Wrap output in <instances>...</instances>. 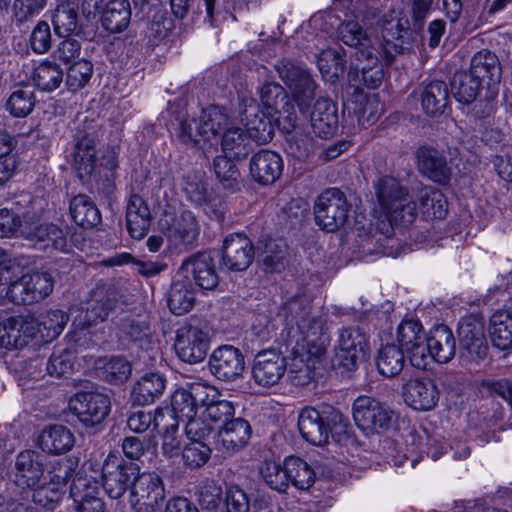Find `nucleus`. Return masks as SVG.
<instances>
[{
	"label": "nucleus",
	"mask_w": 512,
	"mask_h": 512,
	"mask_svg": "<svg viewBox=\"0 0 512 512\" xmlns=\"http://www.w3.org/2000/svg\"><path fill=\"white\" fill-rule=\"evenodd\" d=\"M252 241L244 234H231L224 240L221 263L229 271H244L254 260Z\"/></svg>",
	"instance_id": "nucleus-19"
},
{
	"label": "nucleus",
	"mask_w": 512,
	"mask_h": 512,
	"mask_svg": "<svg viewBox=\"0 0 512 512\" xmlns=\"http://www.w3.org/2000/svg\"><path fill=\"white\" fill-rule=\"evenodd\" d=\"M393 410L370 396H359L353 403V417L357 426L367 434L380 433L391 427Z\"/></svg>",
	"instance_id": "nucleus-12"
},
{
	"label": "nucleus",
	"mask_w": 512,
	"mask_h": 512,
	"mask_svg": "<svg viewBox=\"0 0 512 512\" xmlns=\"http://www.w3.org/2000/svg\"><path fill=\"white\" fill-rule=\"evenodd\" d=\"M351 204L343 191L329 188L323 191L314 204L316 224L327 232H335L348 220Z\"/></svg>",
	"instance_id": "nucleus-7"
},
{
	"label": "nucleus",
	"mask_w": 512,
	"mask_h": 512,
	"mask_svg": "<svg viewBox=\"0 0 512 512\" xmlns=\"http://www.w3.org/2000/svg\"><path fill=\"white\" fill-rule=\"evenodd\" d=\"M379 373L386 377H395L405 366V354L402 347L387 344L380 348L376 357Z\"/></svg>",
	"instance_id": "nucleus-52"
},
{
	"label": "nucleus",
	"mask_w": 512,
	"mask_h": 512,
	"mask_svg": "<svg viewBox=\"0 0 512 512\" xmlns=\"http://www.w3.org/2000/svg\"><path fill=\"white\" fill-rule=\"evenodd\" d=\"M419 170L432 181L447 184L451 179V168L441 152L433 147L423 146L416 152Z\"/></svg>",
	"instance_id": "nucleus-31"
},
{
	"label": "nucleus",
	"mask_w": 512,
	"mask_h": 512,
	"mask_svg": "<svg viewBox=\"0 0 512 512\" xmlns=\"http://www.w3.org/2000/svg\"><path fill=\"white\" fill-rule=\"evenodd\" d=\"M208 366L210 372L217 379L232 382L242 376L245 359L238 348L232 345H223L212 352Z\"/></svg>",
	"instance_id": "nucleus-17"
},
{
	"label": "nucleus",
	"mask_w": 512,
	"mask_h": 512,
	"mask_svg": "<svg viewBox=\"0 0 512 512\" xmlns=\"http://www.w3.org/2000/svg\"><path fill=\"white\" fill-rule=\"evenodd\" d=\"M226 155L216 156L213 160L214 173L225 189H238L241 182V174L238 167Z\"/></svg>",
	"instance_id": "nucleus-59"
},
{
	"label": "nucleus",
	"mask_w": 512,
	"mask_h": 512,
	"mask_svg": "<svg viewBox=\"0 0 512 512\" xmlns=\"http://www.w3.org/2000/svg\"><path fill=\"white\" fill-rule=\"evenodd\" d=\"M69 409L86 428H96L103 423L111 410L108 395L98 390H79L69 400Z\"/></svg>",
	"instance_id": "nucleus-8"
},
{
	"label": "nucleus",
	"mask_w": 512,
	"mask_h": 512,
	"mask_svg": "<svg viewBox=\"0 0 512 512\" xmlns=\"http://www.w3.org/2000/svg\"><path fill=\"white\" fill-rule=\"evenodd\" d=\"M166 236L176 247H191L197 241L200 226L191 211H183L167 223Z\"/></svg>",
	"instance_id": "nucleus-30"
},
{
	"label": "nucleus",
	"mask_w": 512,
	"mask_h": 512,
	"mask_svg": "<svg viewBox=\"0 0 512 512\" xmlns=\"http://www.w3.org/2000/svg\"><path fill=\"white\" fill-rule=\"evenodd\" d=\"M259 93L266 113L275 117L284 132H292L296 127L297 115L285 89L279 83L267 82L260 88Z\"/></svg>",
	"instance_id": "nucleus-10"
},
{
	"label": "nucleus",
	"mask_w": 512,
	"mask_h": 512,
	"mask_svg": "<svg viewBox=\"0 0 512 512\" xmlns=\"http://www.w3.org/2000/svg\"><path fill=\"white\" fill-rule=\"evenodd\" d=\"M422 213L431 218L443 219L447 213V201L441 191L434 187H424L418 193Z\"/></svg>",
	"instance_id": "nucleus-55"
},
{
	"label": "nucleus",
	"mask_w": 512,
	"mask_h": 512,
	"mask_svg": "<svg viewBox=\"0 0 512 512\" xmlns=\"http://www.w3.org/2000/svg\"><path fill=\"white\" fill-rule=\"evenodd\" d=\"M52 24L59 37L77 34L80 30L78 23L77 5L70 1L59 3L52 15Z\"/></svg>",
	"instance_id": "nucleus-50"
},
{
	"label": "nucleus",
	"mask_w": 512,
	"mask_h": 512,
	"mask_svg": "<svg viewBox=\"0 0 512 512\" xmlns=\"http://www.w3.org/2000/svg\"><path fill=\"white\" fill-rule=\"evenodd\" d=\"M322 410L305 407L298 416V429L303 439L313 445H324L328 442Z\"/></svg>",
	"instance_id": "nucleus-36"
},
{
	"label": "nucleus",
	"mask_w": 512,
	"mask_h": 512,
	"mask_svg": "<svg viewBox=\"0 0 512 512\" xmlns=\"http://www.w3.org/2000/svg\"><path fill=\"white\" fill-rule=\"evenodd\" d=\"M131 19V7L128 0H111L102 11L101 23L111 33L124 31Z\"/></svg>",
	"instance_id": "nucleus-46"
},
{
	"label": "nucleus",
	"mask_w": 512,
	"mask_h": 512,
	"mask_svg": "<svg viewBox=\"0 0 512 512\" xmlns=\"http://www.w3.org/2000/svg\"><path fill=\"white\" fill-rule=\"evenodd\" d=\"M337 36L345 45L355 49L352 57H359L360 52L376 49L367 30L355 19L343 21L337 28Z\"/></svg>",
	"instance_id": "nucleus-42"
},
{
	"label": "nucleus",
	"mask_w": 512,
	"mask_h": 512,
	"mask_svg": "<svg viewBox=\"0 0 512 512\" xmlns=\"http://www.w3.org/2000/svg\"><path fill=\"white\" fill-rule=\"evenodd\" d=\"M383 112V104L376 95H359L355 104L354 113L359 125L368 127L375 124Z\"/></svg>",
	"instance_id": "nucleus-60"
},
{
	"label": "nucleus",
	"mask_w": 512,
	"mask_h": 512,
	"mask_svg": "<svg viewBox=\"0 0 512 512\" xmlns=\"http://www.w3.org/2000/svg\"><path fill=\"white\" fill-rule=\"evenodd\" d=\"M381 28L385 61L391 65L396 55L405 54L411 49L410 42L404 37L410 30V22L402 11L392 9L383 15Z\"/></svg>",
	"instance_id": "nucleus-11"
},
{
	"label": "nucleus",
	"mask_w": 512,
	"mask_h": 512,
	"mask_svg": "<svg viewBox=\"0 0 512 512\" xmlns=\"http://www.w3.org/2000/svg\"><path fill=\"white\" fill-rule=\"evenodd\" d=\"M202 406L201 416L215 424L225 425L232 419L235 413L234 404L231 401L221 398L220 392L207 383Z\"/></svg>",
	"instance_id": "nucleus-35"
},
{
	"label": "nucleus",
	"mask_w": 512,
	"mask_h": 512,
	"mask_svg": "<svg viewBox=\"0 0 512 512\" xmlns=\"http://www.w3.org/2000/svg\"><path fill=\"white\" fill-rule=\"evenodd\" d=\"M252 178L261 185L273 184L282 174V157L268 149H261L250 160Z\"/></svg>",
	"instance_id": "nucleus-28"
},
{
	"label": "nucleus",
	"mask_w": 512,
	"mask_h": 512,
	"mask_svg": "<svg viewBox=\"0 0 512 512\" xmlns=\"http://www.w3.org/2000/svg\"><path fill=\"white\" fill-rule=\"evenodd\" d=\"M178 357L186 363L202 362L209 349V334L206 327L190 321L177 330L174 343Z\"/></svg>",
	"instance_id": "nucleus-13"
},
{
	"label": "nucleus",
	"mask_w": 512,
	"mask_h": 512,
	"mask_svg": "<svg viewBox=\"0 0 512 512\" xmlns=\"http://www.w3.org/2000/svg\"><path fill=\"white\" fill-rule=\"evenodd\" d=\"M218 254L207 250L197 252L182 263L181 269L190 273L198 287L204 290H213L219 283L215 259Z\"/></svg>",
	"instance_id": "nucleus-20"
},
{
	"label": "nucleus",
	"mask_w": 512,
	"mask_h": 512,
	"mask_svg": "<svg viewBox=\"0 0 512 512\" xmlns=\"http://www.w3.org/2000/svg\"><path fill=\"white\" fill-rule=\"evenodd\" d=\"M38 441L43 452L58 455L73 448L75 437L66 426L51 425L41 431Z\"/></svg>",
	"instance_id": "nucleus-39"
},
{
	"label": "nucleus",
	"mask_w": 512,
	"mask_h": 512,
	"mask_svg": "<svg viewBox=\"0 0 512 512\" xmlns=\"http://www.w3.org/2000/svg\"><path fill=\"white\" fill-rule=\"evenodd\" d=\"M45 456L35 450H23L16 456L14 482L23 489L34 487L45 476Z\"/></svg>",
	"instance_id": "nucleus-22"
},
{
	"label": "nucleus",
	"mask_w": 512,
	"mask_h": 512,
	"mask_svg": "<svg viewBox=\"0 0 512 512\" xmlns=\"http://www.w3.org/2000/svg\"><path fill=\"white\" fill-rule=\"evenodd\" d=\"M459 358L464 365H478L488 357L489 345L482 318L462 317L458 324Z\"/></svg>",
	"instance_id": "nucleus-5"
},
{
	"label": "nucleus",
	"mask_w": 512,
	"mask_h": 512,
	"mask_svg": "<svg viewBox=\"0 0 512 512\" xmlns=\"http://www.w3.org/2000/svg\"><path fill=\"white\" fill-rule=\"evenodd\" d=\"M36 333L37 323L33 318L9 317L0 323V346L9 350L22 348Z\"/></svg>",
	"instance_id": "nucleus-21"
},
{
	"label": "nucleus",
	"mask_w": 512,
	"mask_h": 512,
	"mask_svg": "<svg viewBox=\"0 0 512 512\" xmlns=\"http://www.w3.org/2000/svg\"><path fill=\"white\" fill-rule=\"evenodd\" d=\"M313 132L320 138H329L338 128L337 108L327 98L319 97L312 110H308Z\"/></svg>",
	"instance_id": "nucleus-33"
},
{
	"label": "nucleus",
	"mask_w": 512,
	"mask_h": 512,
	"mask_svg": "<svg viewBox=\"0 0 512 512\" xmlns=\"http://www.w3.org/2000/svg\"><path fill=\"white\" fill-rule=\"evenodd\" d=\"M117 336L120 340L133 342L144 350H148L152 343L150 324L139 317L126 316L120 319Z\"/></svg>",
	"instance_id": "nucleus-41"
},
{
	"label": "nucleus",
	"mask_w": 512,
	"mask_h": 512,
	"mask_svg": "<svg viewBox=\"0 0 512 512\" xmlns=\"http://www.w3.org/2000/svg\"><path fill=\"white\" fill-rule=\"evenodd\" d=\"M69 210L74 222L83 228H92L101 221L100 211L87 195L74 196L70 201Z\"/></svg>",
	"instance_id": "nucleus-51"
},
{
	"label": "nucleus",
	"mask_w": 512,
	"mask_h": 512,
	"mask_svg": "<svg viewBox=\"0 0 512 512\" xmlns=\"http://www.w3.org/2000/svg\"><path fill=\"white\" fill-rule=\"evenodd\" d=\"M242 115V122L245 124L246 133L251 141L265 144L273 139L274 128L270 116L266 111H260L254 100L245 106Z\"/></svg>",
	"instance_id": "nucleus-32"
},
{
	"label": "nucleus",
	"mask_w": 512,
	"mask_h": 512,
	"mask_svg": "<svg viewBox=\"0 0 512 512\" xmlns=\"http://www.w3.org/2000/svg\"><path fill=\"white\" fill-rule=\"evenodd\" d=\"M35 245L40 249L65 251L67 248L66 232L53 224H43L35 228L33 233Z\"/></svg>",
	"instance_id": "nucleus-58"
},
{
	"label": "nucleus",
	"mask_w": 512,
	"mask_h": 512,
	"mask_svg": "<svg viewBox=\"0 0 512 512\" xmlns=\"http://www.w3.org/2000/svg\"><path fill=\"white\" fill-rule=\"evenodd\" d=\"M302 298L289 300L285 309L296 319L299 336L292 345L290 372L301 373L310 379L316 363L325 354L329 336L326 333V321L321 315H311Z\"/></svg>",
	"instance_id": "nucleus-1"
},
{
	"label": "nucleus",
	"mask_w": 512,
	"mask_h": 512,
	"mask_svg": "<svg viewBox=\"0 0 512 512\" xmlns=\"http://www.w3.org/2000/svg\"><path fill=\"white\" fill-rule=\"evenodd\" d=\"M93 74V64L86 60L80 59L75 61L67 71L66 84L69 90L76 92L90 81Z\"/></svg>",
	"instance_id": "nucleus-64"
},
{
	"label": "nucleus",
	"mask_w": 512,
	"mask_h": 512,
	"mask_svg": "<svg viewBox=\"0 0 512 512\" xmlns=\"http://www.w3.org/2000/svg\"><path fill=\"white\" fill-rule=\"evenodd\" d=\"M195 300V291L187 278L173 281L167 293V304L173 314L188 313L193 308Z\"/></svg>",
	"instance_id": "nucleus-45"
},
{
	"label": "nucleus",
	"mask_w": 512,
	"mask_h": 512,
	"mask_svg": "<svg viewBox=\"0 0 512 512\" xmlns=\"http://www.w3.org/2000/svg\"><path fill=\"white\" fill-rule=\"evenodd\" d=\"M251 436V426L243 418H232L223 425L217 435V443L226 451L243 448Z\"/></svg>",
	"instance_id": "nucleus-40"
},
{
	"label": "nucleus",
	"mask_w": 512,
	"mask_h": 512,
	"mask_svg": "<svg viewBox=\"0 0 512 512\" xmlns=\"http://www.w3.org/2000/svg\"><path fill=\"white\" fill-rule=\"evenodd\" d=\"M74 163L81 179L92 175L97 167L96 144L98 130L94 121H85L75 129L74 133Z\"/></svg>",
	"instance_id": "nucleus-15"
},
{
	"label": "nucleus",
	"mask_w": 512,
	"mask_h": 512,
	"mask_svg": "<svg viewBox=\"0 0 512 512\" xmlns=\"http://www.w3.org/2000/svg\"><path fill=\"white\" fill-rule=\"evenodd\" d=\"M349 77L370 89L381 85L384 70L379 61L377 48L370 52H360L359 57H351Z\"/></svg>",
	"instance_id": "nucleus-24"
},
{
	"label": "nucleus",
	"mask_w": 512,
	"mask_h": 512,
	"mask_svg": "<svg viewBox=\"0 0 512 512\" xmlns=\"http://www.w3.org/2000/svg\"><path fill=\"white\" fill-rule=\"evenodd\" d=\"M274 68L290 91L300 112H308L311 103L315 100L317 89V84L310 72L298 62L288 58L278 60Z\"/></svg>",
	"instance_id": "nucleus-4"
},
{
	"label": "nucleus",
	"mask_w": 512,
	"mask_h": 512,
	"mask_svg": "<svg viewBox=\"0 0 512 512\" xmlns=\"http://www.w3.org/2000/svg\"><path fill=\"white\" fill-rule=\"evenodd\" d=\"M317 66L323 75L331 80L342 77L346 70V60L342 49L327 48L317 55Z\"/></svg>",
	"instance_id": "nucleus-57"
},
{
	"label": "nucleus",
	"mask_w": 512,
	"mask_h": 512,
	"mask_svg": "<svg viewBox=\"0 0 512 512\" xmlns=\"http://www.w3.org/2000/svg\"><path fill=\"white\" fill-rule=\"evenodd\" d=\"M290 363L277 349L271 348L258 352L253 361L252 376L261 386H272L283 377Z\"/></svg>",
	"instance_id": "nucleus-18"
},
{
	"label": "nucleus",
	"mask_w": 512,
	"mask_h": 512,
	"mask_svg": "<svg viewBox=\"0 0 512 512\" xmlns=\"http://www.w3.org/2000/svg\"><path fill=\"white\" fill-rule=\"evenodd\" d=\"M206 386V382H192L185 388L177 389L172 395L170 411L183 422L187 417L196 416L201 411L203 399L206 397Z\"/></svg>",
	"instance_id": "nucleus-27"
},
{
	"label": "nucleus",
	"mask_w": 512,
	"mask_h": 512,
	"mask_svg": "<svg viewBox=\"0 0 512 512\" xmlns=\"http://www.w3.org/2000/svg\"><path fill=\"white\" fill-rule=\"evenodd\" d=\"M165 485L155 472L138 471L130 486L128 502L134 512H159L165 502Z\"/></svg>",
	"instance_id": "nucleus-6"
},
{
	"label": "nucleus",
	"mask_w": 512,
	"mask_h": 512,
	"mask_svg": "<svg viewBox=\"0 0 512 512\" xmlns=\"http://www.w3.org/2000/svg\"><path fill=\"white\" fill-rule=\"evenodd\" d=\"M288 485L299 490H308L315 482V472L302 458L289 456L285 458Z\"/></svg>",
	"instance_id": "nucleus-53"
},
{
	"label": "nucleus",
	"mask_w": 512,
	"mask_h": 512,
	"mask_svg": "<svg viewBox=\"0 0 512 512\" xmlns=\"http://www.w3.org/2000/svg\"><path fill=\"white\" fill-rule=\"evenodd\" d=\"M76 465L71 458L56 461L37 485L28 488L32 491V501L39 507L53 510L63 498Z\"/></svg>",
	"instance_id": "nucleus-3"
},
{
	"label": "nucleus",
	"mask_w": 512,
	"mask_h": 512,
	"mask_svg": "<svg viewBox=\"0 0 512 512\" xmlns=\"http://www.w3.org/2000/svg\"><path fill=\"white\" fill-rule=\"evenodd\" d=\"M482 82L469 72L456 73L451 81V91L461 103H472L479 92Z\"/></svg>",
	"instance_id": "nucleus-56"
},
{
	"label": "nucleus",
	"mask_w": 512,
	"mask_h": 512,
	"mask_svg": "<svg viewBox=\"0 0 512 512\" xmlns=\"http://www.w3.org/2000/svg\"><path fill=\"white\" fill-rule=\"evenodd\" d=\"M427 336L434 361L448 363L453 359L456 353V340L448 326L439 325Z\"/></svg>",
	"instance_id": "nucleus-44"
},
{
	"label": "nucleus",
	"mask_w": 512,
	"mask_h": 512,
	"mask_svg": "<svg viewBox=\"0 0 512 512\" xmlns=\"http://www.w3.org/2000/svg\"><path fill=\"white\" fill-rule=\"evenodd\" d=\"M490 337L499 350L512 349V307L498 310L490 317Z\"/></svg>",
	"instance_id": "nucleus-47"
},
{
	"label": "nucleus",
	"mask_w": 512,
	"mask_h": 512,
	"mask_svg": "<svg viewBox=\"0 0 512 512\" xmlns=\"http://www.w3.org/2000/svg\"><path fill=\"white\" fill-rule=\"evenodd\" d=\"M470 72L481 82L487 81L488 85L499 82L501 78L499 60L488 50H481L472 57Z\"/></svg>",
	"instance_id": "nucleus-48"
},
{
	"label": "nucleus",
	"mask_w": 512,
	"mask_h": 512,
	"mask_svg": "<svg viewBox=\"0 0 512 512\" xmlns=\"http://www.w3.org/2000/svg\"><path fill=\"white\" fill-rule=\"evenodd\" d=\"M229 125V117L219 106H209L202 110L198 119V133L204 143H218V135Z\"/></svg>",
	"instance_id": "nucleus-37"
},
{
	"label": "nucleus",
	"mask_w": 512,
	"mask_h": 512,
	"mask_svg": "<svg viewBox=\"0 0 512 512\" xmlns=\"http://www.w3.org/2000/svg\"><path fill=\"white\" fill-rule=\"evenodd\" d=\"M375 193L386 212V219L378 220L376 229L386 238L393 235V224L409 225L415 221L417 204L396 178H380L375 184Z\"/></svg>",
	"instance_id": "nucleus-2"
},
{
	"label": "nucleus",
	"mask_w": 512,
	"mask_h": 512,
	"mask_svg": "<svg viewBox=\"0 0 512 512\" xmlns=\"http://www.w3.org/2000/svg\"><path fill=\"white\" fill-rule=\"evenodd\" d=\"M63 76V69L57 63L43 61L34 69L32 79L39 90L52 92L59 88Z\"/></svg>",
	"instance_id": "nucleus-54"
},
{
	"label": "nucleus",
	"mask_w": 512,
	"mask_h": 512,
	"mask_svg": "<svg viewBox=\"0 0 512 512\" xmlns=\"http://www.w3.org/2000/svg\"><path fill=\"white\" fill-rule=\"evenodd\" d=\"M166 380L158 373H147L135 382L131 391L134 404L141 406L152 404L165 390Z\"/></svg>",
	"instance_id": "nucleus-43"
},
{
	"label": "nucleus",
	"mask_w": 512,
	"mask_h": 512,
	"mask_svg": "<svg viewBox=\"0 0 512 512\" xmlns=\"http://www.w3.org/2000/svg\"><path fill=\"white\" fill-rule=\"evenodd\" d=\"M118 303L117 292L110 285H98L86 302L84 323L92 326L107 319Z\"/></svg>",
	"instance_id": "nucleus-26"
},
{
	"label": "nucleus",
	"mask_w": 512,
	"mask_h": 512,
	"mask_svg": "<svg viewBox=\"0 0 512 512\" xmlns=\"http://www.w3.org/2000/svg\"><path fill=\"white\" fill-rule=\"evenodd\" d=\"M421 106L428 116H440L450 102L449 89L444 81L423 82L419 87Z\"/></svg>",
	"instance_id": "nucleus-34"
},
{
	"label": "nucleus",
	"mask_w": 512,
	"mask_h": 512,
	"mask_svg": "<svg viewBox=\"0 0 512 512\" xmlns=\"http://www.w3.org/2000/svg\"><path fill=\"white\" fill-rule=\"evenodd\" d=\"M321 410L325 426L328 430V437L332 434L337 441H341L344 437H347L351 427L348 417L340 410L330 405L322 406Z\"/></svg>",
	"instance_id": "nucleus-63"
},
{
	"label": "nucleus",
	"mask_w": 512,
	"mask_h": 512,
	"mask_svg": "<svg viewBox=\"0 0 512 512\" xmlns=\"http://www.w3.org/2000/svg\"><path fill=\"white\" fill-rule=\"evenodd\" d=\"M35 106L34 91L29 86L15 89L6 102V109L14 117H26Z\"/></svg>",
	"instance_id": "nucleus-61"
},
{
	"label": "nucleus",
	"mask_w": 512,
	"mask_h": 512,
	"mask_svg": "<svg viewBox=\"0 0 512 512\" xmlns=\"http://www.w3.org/2000/svg\"><path fill=\"white\" fill-rule=\"evenodd\" d=\"M246 131L239 127H227L222 134L221 148L224 155L234 159H242L248 156L253 150Z\"/></svg>",
	"instance_id": "nucleus-49"
},
{
	"label": "nucleus",
	"mask_w": 512,
	"mask_h": 512,
	"mask_svg": "<svg viewBox=\"0 0 512 512\" xmlns=\"http://www.w3.org/2000/svg\"><path fill=\"white\" fill-rule=\"evenodd\" d=\"M138 470L137 465L109 454L101 468V481L105 493L111 499H120L127 491L130 492V486Z\"/></svg>",
	"instance_id": "nucleus-14"
},
{
	"label": "nucleus",
	"mask_w": 512,
	"mask_h": 512,
	"mask_svg": "<svg viewBox=\"0 0 512 512\" xmlns=\"http://www.w3.org/2000/svg\"><path fill=\"white\" fill-rule=\"evenodd\" d=\"M404 402L414 410H432L439 400V391L430 378H411L402 387Z\"/></svg>",
	"instance_id": "nucleus-23"
},
{
	"label": "nucleus",
	"mask_w": 512,
	"mask_h": 512,
	"mask_svg": "<svg viewBox=\"0 0 512 512\" xmlns=\"http://www.w3.org/2000/svg\"><path fill=\"white\" fill-rule=\"evenodd\" d=\"M74 361L75 355L71 349H57L46 362L41 358L32 359L28 365V375L33 379H39L45 370L50 376L60 378L73 371Z\"/></svg>",
	"instance_id": "nucleus-25"
},
{
	"label": "nucleus",
	"mask_w": 512,
	"mask_h": 512,
	"mask_svg": "<svg viewBox=\"0 0 512 512\" xmlns=\"http://www.w3.org/2000/svg\"><path fill=\"white\" fill-rule=\"evenodd\" d=\"M397 340L411 365L426 369L434 360L428 336L417 320H403L397 329Z\"/></svg>",
	"instance_id": "nucleus-9"
},
{
	"label": "nucleus",
	"mask_w": 512,
	"mask_h": 512,
	"mask_svg": "<svg viewBox=\"0 0 512 512\" xmlns=\"http://www.w3.org/2000/svg\"><path fill=\"white\" fill-rule=\"evenodd\" d=\"M367 346V337L360 328L342 329L339 334L338 345L334 349L333 366L343 368L346 371H353L356 369L360 356L364 355Z\"/></svg>",
	"instance_id": "nucleus-16"
},
{
	"label": "nucleus",
	"mask_w": 512,
	"mask_h": 512,
	"mask_svg": "<svg viewBox=\"0 0 512 512\" xmlns=\"http://www.w3.org/2000/svg\"><path fill=\"white\" fill-rule=\"evenodd\" d=\"M126 224L129 234L134 239H142L149 230L151 213L148 205L137 194L130 197L126 208Z\"/></svg>",
	"instance_id": "nucleus-38"
},
{
	"label": "nucleus",
	"mask_w": 512,
	"mask_h": 512,
	"mask_svg": "<svg viewBox=\"0 0 512 512\" xmlns=\"http://www.w3.org/2000/svg\"><path fill=\"white\" fill-rule=\"evenodd\" d=\"M69 320L68 315L59 309L49 310L40 316L37 323V332L42 333V337L53 340L58 337Z\"/></svg>",
	"instance_id": "nucleus-62"
},
{
	"label": "nucleus",
	"mask_w": 512,
	"mask_h": 512,
	"mask_svg": "<svg viewBox=\"0 0 512 512\" xmlns=\"http://www.w3.org/2000/svg\"><path fill=\"white\" fill-rule=\"evenodd\" d=\"M0 281L8 285L7 297L15 304H31L33 297L28 274H23L22 268L9 262L0 269Z\"/></svg>",
	"instance_id": "nucleus-29"
}]
</instances>
